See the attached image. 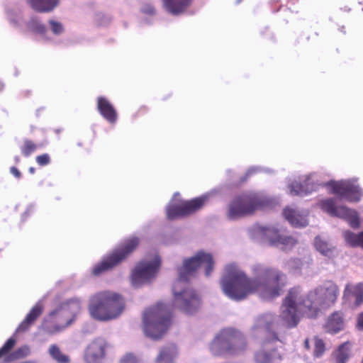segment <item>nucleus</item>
I'll return each mask as SVG.
<instances>
[{
	"label": "nucleus",
	"mask_w": 363,
	"mask_h": 363,
	"mask_svg": "<svg viewBox=\"0 0 363 363\" xmlns=\"http://www.w3.org/2000/svg\"><path fill=\"white\" fill-rule=\"evenodd\" d=\"M286 280V274L275 268L266 267L258 277L250 278L237 266L229 264L225 269L221 286L224 293L235 301L243 300L254 294L271 300L281 295Z\"/></svg>",
	"instance_id": "1"
},
{
	"label": "nucleus",
	"mask_w": 363,
	"mask_h": 363,
	"mask_svg": "<svg viewBox=\"0 0 363 363\" xmlns=\"http://www.w3.org/2000/svg\"><path fill=\"white\" fill-rule=\"evenodd\" d=\"M214 264L212 255L202 250L199 251L194 257L184 260L182 266L178 269L179 277L172 288L174 308L188 314L194 313L200 308L201 298L189 286L187 281L200 267L204 268L206 277L210 276Z\"/></svg>",
	"instance_id": "2"
},
{
	"label": "nucleus",
	"mask_w": 363,
	"mask_h": 363,
	"mask_svg": "<svg viewBox=\"0 0 363 363\" xmlns=\"http://www.w3.org/2000/svg\"><path fill=\"white\" fill-rule=\"evenodd\" d=\"M125 308L123 296L114 291H101L89 298L88 310L92 318L108 321L117 318Z\"/></svg>",
	"instance_id": "3"
},
{
	"label": "nucleus",
	"mask_w": 363,
	"mask_h": 363,
	"mask_svg": "<svg viewBox=\"0 0 363 363\" xmlns=\"http://www.w3.org/2000/svg\"><path fill=\"white\" fill-rule=\"evenodd\" d=\"M81 308V302L78 298L62 302L49 313L44 322V330L49 335L62 332L74 322Z\"/></svg>",
	"instance_id": "4"
},
{
	"label": "nucleus",
	"mask_w": 363,
	"mask_h": 363,
	"mask_svg": "<svg viewBox=\"0 0 363 363\" xmlns=\"http://www.w3.org/2000/svg\"><path fill=\"white\" fill-rule=\"evenodd\" d=\"M171 324V315L167 306L158 303L147 309L143 314V330L146 336L160 339Z\"/></svg>",
	"instance_id": "5"
},
{
	"label": "nucleus",
	"mask_w": 363,
	"mask_h": 363,
	"mask_svg": "<svg viewBox=\"0 0 363 363\" xmlns=\"http://www.w3.org/2000/svg\"><path fill=\"white\" fill-rule=\"evenodd\" d=\"M246 342L242 335L232 328L223 330L213 340L211 350L214 355L235 353L243 350Z\"/></svg>",
	"instance_id": "6"
},
{
	"label": "nucleus",
	"mask_w": 363,
	"mask_h": 363,
	"mask_svg": "<svg viewBox=\"0 0 363 363\" xmlns=\"http://www.w3.org/2000/svg\"><path fill=\"white\" fill-rule=\"evenodd\" d=\"M139 243L140 239L138 237L134 236L127 239L120 247L114 250L100 263L96 264L92 269V274L94 276H99L112 269L132 253Z\"/></svg>",
	"instance_id": "7"
},
{
	"label": "nucleus",
	"mask_w": 363,
	"mask_h": 363,
	"mask_svg": "<svg viewBox=\"0 0 363 363\" xmlns=\"http://www.w3.org/2000/svg\"><path fill=\"white\" fill-rule=\"evenodd\" d=\"M339 295L338 286L332 281H327L323 284L309 292L311 299L308 307L315 318L320 308H328L336 302Z\"/></svg>",
	"instance_id": "8"
},
{
	"label": "nucleus",
	"mask_w": 363,
	"mask_h": 363,
	"mask_svg": "<svg viewBox=\"0 0 363 363\" xmlns=\"http://www.w3.org/2000/svg\"><path fill=\"white\" fill-rule=\"evenodd\" d=\"M279 324L277 317L272 313H266L258 316L255 322L252 329L260 333L262 335L261 342L264 348L267 344L279 341L277 333Z\"/></svg>",
	"instance_id": "9"
},
{
	"label": "nucleus",
	"mask_w": 363,
	"mask_h": 363,
	"mask_svg": "<svg viewBox=\"0 0 363 363\" xmlns=\"http://www.w3.org/2000/svg\"><path fill=\"white\" fill-rule=\"evenodd\" d=\"M261 206V201L254 194H245L235 198L229 205L228 217L235 219L252 214Z\"/></svg>",
	"instance_id": "10"
},
{
	"label": "nucleus",
	"mask_w": 363,
	"mask_h": 363,
	"mask_svg": "<svg viewBox=\"0 0 363 363\" xmlns=\"http://www.w3.org/2000/svg\"><path fill=\"white\" fill-rule=\"evenodd\" d=\"M319 207L331 216L338 217L347 220L352 228L359 226V219L357 212L346 206H337L333 199L321 200L318 203Z\"/></svg>",
	"instance_id": "11"
},
{
	"label": "nucleus",
	"mask_w": 363,
	"mask_h": 363,
	"mask_svg": "<svg viewBox=\"0 0 363 363\" xmlns=\"http://www.w3.org/2000/svg\"><path fill=\"white\" fill-rule=\"evenodd\" d=\"M160 267V259L156 256L152 261H142L132 272V283L135 286L150 281L156 276Z\"/></svg>",
	"instance_id": "12"
},
{
	"label": "nucleus",
	"mask_w": 363,
	"mask_h": 363,
	"mask_svg": "<svg viewBox=\"0 0 363 363\" xmlns=\"http://www.w3.org/2000/svg\"><path fill=\"white\" fill-rule=\"evenodd\" d=\"M207 200V196H202L179 203L170 204L167 208V217L169 220H174L189 216L201 209Z\"/></svg>",
	"instance_id": "13"
},
{
	"label": "nucleus",
	"mask_w": 363,
	"mask_h": 363,
	"mask_svg": "<svg viewBox=\"0 0 363 363\" xmlns=\"http://www.w3.org/2000/svg\"><path fill=\"white\" fill-rule=\"evenodd\" d=\"M331 193L349 202H358L363 196V191L359 185L350 180L331 181L327 184Z\"/></svg>",
	"instance_id": "14"
},
{
	"label": "nucleus",
	"mask_w": 363,
	"mask_h": 363,
	"mask_svg": "<svg viewBox=\"0 0 363 363\" xmlns=\"http://www.w3.org/2000/svg\"><path fill=\"white\" fill-rule=\"evenodd\" d=\"M331 193L349 202H358L363 196V191L359 185L350 180L331 181L327 184Z\"/></svg>",
	"instance_id": "15"
},
{
	"label": "nucleus",
	"mask_w": 363,
	"mask_h": 363,
	"mask_svg": "<svg viewBox=\"0 0 363 363\" xmlns=\"http://www.w3.org/2000/svg\"><path fill=\"white\" fill-rule=\"evenodd\" d=\"M109 347L108 342L103 337L94 339L87 346L84 358L88 363H99L106 356V351Z\"/></svg>",
	"instance_id": "16"
},
{
	"label": "nucleus",
	"mask_w": 363,
	"mask_h": 363,
	"mask_svg": "<svg viewBox=\"0 0 363 363\" xmlns=\"http://www.w3.org/2000/svg\"><path fill=\"white\" fill-rule=\"evenodd\" d=\"M304 313V309L283 301L281 306L280 319L287 328L296 327L300 320L299 314Z\"/></svg>",
	"instance_id": "17"
},
{
	"label": "nucleus",
	"mask_w": 363,
	"mask_h": 363,
	"mask_svg": "<svg viewBox=\"0 0 363 363\" xmlns=\"http://www.w3.org/2000/svg\"><path fill=\"white\" fill-rule=\"evenodd\" d=\"M311 298L309 297V294L306 298L303 297L302 290L300 286H294L291 288L283 301L294 304L297 307L304 309V313H307L309 318H313L312 315V311L308 307V303Z\"/></svg>",
	"instance_id": "18"
},
{
	"label": "nucleus",
	"mask_w": 363,
	"mask_h": 363,
	"mask_svg": "<svg viewBox=\"0 0 363 363\" xmlns=\"http://www.w3.org/2000/svg\"><path fill=\"white\" fill-rule=\"evenodd\" d=\"M264 234L269 243L272 245H281L284 247H292L296 240L291 236L287 235L274 228L269 227L264 229Z\"/></svg>",
	"instance_id": "19"
},
{
	"label": "nucleus",
	"mask_w": 363,
	"mask_h": 363,
	"mask_svg": "<svg viewBox=\"0 0 363 363\" xmlns=\"http://www.w3.org/2000/svg\"><path fill=\"white\" fill-rule=\"evenodd\" d=\"M97 109L100 114L111 124L117 121L118 114L113 104L105 97L97 99Z\"/></svg>",
	"instance_id": "20"
},
{
	"label": "nucleus",
	"mask_w": 363,
	"mask_h": 363,
	"mask_svg": "<svg viewBox=\"0 0 363 363\" xmlns=\"http://www.w3.org/2000/svg\"><path fill=\"white\" fill-rule=\"evenodd\" d=\"M343 298L352 303V306L358 307L363 303V284L359 283L354 286L347 285L343 293Z\"/></svg>",
	"instance_id": "21"
},
{
	"label": "nucleus",
	"mask_w": 363,
	"mask_h": 363,
	"mask_svg": "<svg viewBox=\"0 0 363 363\" xmlns=\"http://www.w3.org/2000/svg\"><path fill=\"white\" fill-rule=\"evenodd\" d=\"M43 311V304L37 303L27 314L25 319L21 323L17 328L19 333L25 332L42 314Z\"/></svg>",
	"instance_id": "22"
},
{
	"label": "nucleus",
	"mask_w": 363,
	"mask_h": 363,
	"mask_svg": "<svg viewBox=\"0 0 363 363\" xmlns=\"http://www.w3.org/2000/svg\"><path fill=\"white\" fill-rule=\"evenodd\" d=\"M351 356L350 344L345 342L340 345L331 354L334 363H347Z\"/></svg>",
	"instance_id": "23"
},
{
	"label": "nucleus",
	"mask_w": 363,
	"mask_h": 363,
	"mask_svg": "<svg viewBox=\"0 0 363 363\" xmlns=\"http://www.w3.org/2000/svg\"><path fill=\"white\" fill-rule=\"evenodd\" d=\"M178 354V351L174 344H171L161 348L155 363H174V359Z\"/></svg>",
	"instance_id": "24"
},
{
	"label": "nucleus",
	"mask_w": 363,
	"mask_h": 363,
	"mask_svg": "<svg viewBox=\"0 0 363 363\" xmlns=\"http://www.w3.org/2000/svg\"><path fill=\"white\" fill-rule=\"evenodd\" d=\"M254 359L256 363H272L275 359L281 360L282 355L275 348L269 352L262 349L255 352Z\"/></svg>",
	"instance_id": "25"
},
{
	"label": "nucleus",
	"mask_w": 363,
	"mask_h": 363,
	"mask_svg": "<svg viewBox=\"0 0 363 363\" xmlns=\"http://www.w3.org/2000/svg\"><path fill=\"white\" fill-rule=\"evenodd\" d=\"M166 9L172 14L184 12L192 3V0H163Z\"/></svg>",
	"instance_id": "26"
},
{
	"label": "nucleus",
	"mask_w": 363,
	"mask_h": 363,
	"mask_svg": "<svg viewBox=\"0 0 363 363\" xmlns=\"http://www.w3.org/2000/svg\"><path fill=\"white\" fill-rule=\"evenodd\" d=\"M283 215L284 218L295 227H304L308 225V220L306 216L300 214L294 209L289 208H284Z\"/></svg>",
	"instance_id": "27"
},
{
	"label": "nucleus",
	"mask_w": 363,
	"mask_h": 363,
	"mask_svg": "<svg viewBox=\"0 0 363 363\" xmlns=\"http://www.w3.org/2000/svg\"><path fill=\"white\" fill-rule=\"evenodd\" d=\"M35 11L47 13L52 11L58 4L59 0H27Z\"/></svg>",
	"instance_id": "28"
},
{
	"label": "nucleus",
	"mask_w": 363,
	"mask_h": 363,
	"mask_svg": "<svg viewBox=\"0 0 363 363\" xmlns=\"http://www.w3.org/2000/svg\"><path fill=\"white\" fill-rule=\"evenodd\" d=\"M344 321L342 314L336 311L329 316L326 324V330L331 333H336L343 328Z\"/></svg>",
	"instance_id": "29"
},
{
	"label": "nucleus",
	"mask_w": 363,
	"mask_h": 363,
	"mask_svg": "<svg viewBox=\"0 0 363 363\" xmlns=\"http://www.w3.org/2000/svg\"><path fill=\"white\" fill-rule=\"evenodd\" d=\"M313 189L309 187L308 180L304 181L303 184L298 182H292L290 185V193L294 196H305L311 193Z\"/></svg>",
	"instance_id": "30"
},
{
	"label": "nucleus",
	"mask_w": 363,
	"mask_h": 363,
	"mask_svg": "<svg viewBox=\"0 0 363 363\" xmlns=\"http://www.w3.org/2000/svg\"><path fill=\"white\" fill-rule=\"evenodd\" d=\"M16 344V340L14 337L9 338L4 345L0 348V360L4 362H11L10 359L11 357V350L13 349Z\"/></svg>",
	"instance_id": "31"
},
{
	"label": "nucleus",
	"mask_w": 363,
	"mask_h": 363,
	"mask_svg": "<svg viewBox=\"0 0 363 363\" xmlns=\"http://www.w3.org/2000/svg\"><path fill=\"white\" fill-rule=\"evenodd\" d=\"M48 354L57 363H69L70 362L69 356L64 354L55 344L50 346Z\"/></svg>",
	"instance_id": "32"
},
{
	"label": "nucleus",
	"mask_w": 363,
	"mask_h": 363,
	"mask_svg": "<svg viewBox=\"0 0 363 363\" xmlns=\"http://www.w3.org/2000/svg\"><path fill=\"white\" fill-rule=\"evenodd\" d=\"M314 245L318 251L322 255L328 257H333L334 256V251L335 248L334 247H330L328 243L321 239L319 236H317L314 240Z\"/></svg>",
	"instance_id": "33"
},
{
	"label": "nucleus",
	"mask_w": 363,
	"mask_h": 363,
	"mask_svg": "<svg viewBox=\"0 0 363 363\" xmlns=\"http://www.w3.org/2000/svg\"><path fill=\"white\" fill-rule=\"evenodd\" d=\"M38 148V145L30 140H25L23 145L21 147L22 154L25 157H28L34 152Z\"/></svg>",
	"instance_id": "34"
},
{
	"label": "nucleus",
	"mask_w": 363,
	"mask_h": 363,
	"mask_svg": "<svg viewBox=\"0 0 363 363\" xmlns=\"http://www.w3.org/2000/svg\"><path fill=\"white\" fill-rule=\"evenodd\" d=\"M344 238L346 242L351 247H359V233L356 234L351 231H346L344 233Z\"/></svg>",
	"instance_id": "35"
},
{
	"label": "nucleus",
	"mask_w": 363,
	"mask_h": 363,
	"mask_svg": "<svg viewBox=\"0 0 363 363\" xmlns=\"http://www.w3.org/2000/svg\"><path fill=\"white\" fill-rule=\"evenodd\" d=\"M30 353V349L28 346L24 345L18 347L13 352L11 351V357L10 359L12 361L26 357Z\"/></svg>",
	"instance_id": "36"
},
{
	"label": "nucleus",
	"mask_w": 363,
	"mask_h": 363,
	"mask_svg": "<svg viewBox=\"0 0 363 363\" xmlns=\"http://www.w3.org/2000/svg\"><path fill=\"white\" fill-rule=\"evenodd\" d=\"M325 343L320 339H316L314 345V355L317 357H320L325 352Z\"/></svg>",
	"instance_id": "37"
},
{
	"label": "nucleus",
	"mask_w": 363,
	"mask_h": 363,
	"mask_svg": "<svg viewBox=\"0 0 363 363\" xmlns=\"http://www.w3.org/2000/svg\"><path fill=\"white\" fill-rule=\"evenodd\" d=\"M49 24L50 26L52 33L55 35H60L64 30L62 24L57 21H55L54 20H50Z\"/></svg>",
	"instance_id": "38"
},
{
	"label": "nucleus",
	"mask_w": 363,
	"mask_h": 363,
	"mask_svg": "<svg viewBox=\"0 0 363 363\" xmlns=\"http://www.w3.org/2000/svg\"><path fill=\"white\" fill-rule=\"evenodd\" d=\"M35 160L40 166H45L50 162V157L47 153L37 156Z\"/></svg>",
	"instance_id": "39"
},
{
	"label": "nucleus",
	"mask_w": 363,
	"mask_h": 363,
	"mask_svg": "<svg viewBox=\"0 0 363 363\" xmlns=\"http://www.w3.org/2000/svg\"><path fill=\"white\" fill-rule=\"evenodd\" d=\"M31 28L33 30L40 34H45L46 33L45 26L36 21H33L31 22Z\"/></svg>",
	"instance_id": "40"
},
{
	"label": "nucleus",
	"mask_w": 363,
	"mask_h": 363,
	"mask_svg": "<svg viewBox=\"0 0 363 363\" xmlns=\"http://www.w3.org/2000/svg\"><path fill=\"white\" fill-rule=\"evenodd\" d=\"M120 363H138L136 357L131 354L125 355L121 360Z\"/></svg>",
	"instance_id": "41"
},
{
	"label": "nucleus",
	"mask_w": 363,
	"mask_h": 363,
	"mask_svg": "<svg viewBox=\"0 0 363 363\" xmlns=\"http://www.w3.org/2000/svg\"><path fill=\"white\" fill-rule=\"evenodd\" d=\"M147 112V108L146 106H141L138 108L134 115L135 118L140 117L145 115Z\"/></svg>",
	"instance_id": "42"
},
{
	"label": "nucleus",
	"mask_w": 363,
	"mask_h": 363,
	"mask_svg": "<svg viewBox=\"0 0 363 363\" xmlns=\"http://www.w3.org/2000/svg\"><path fill=\"white\" fill-rule=\"evenodd\" d=\"M10 172L15 177L18 179L21 178V173L16 167H11Z\"/></svg>",
	"instance_id": "43"
},
{
	"label": "nucleus",
	"mask_w": 363,
	"mask_h": 363,
	"mask_svg": "<svg viewBox=\"0 0 363 363\" xmlns=\"http://www.w3.org/2000/svg\"><path fill=\"white\" fill-rule=\"evenodd\" d=\"M357 324L359 328L363 329V313H360L358 317Z\"/></svg>",
	"instance_id": "44"
},
{
	"label": "nucleus",
	"mask_w": 363,
	"mask_h": 363,
	"mask_svg": "<svg viewBox=\"0 0 363 363\" xmlns=\"http://www.w3.org/2000/svg\"><path fill=\"white\" fill-rule=\"evenodd\" d=\"M359 247H361L363 248V231L359 233Z\"/></svg>",
	"instance_id": "45"
},
{
	"label": "nucleus",
	"mask_w": 363,
	"mask_h": 363,
	"mask_svg": "<svg viewBox=\"0 0 363 363\" xmlns=\"http://www.w3.org/2000/svg\"><path fill=\"white\" fill-rule=\"evenodd\" d=\"M304 344H305V347L308 349L309 348V341L308 340H306L305 342H304Z\"/></svg>",
	"instance_id": "46"
},
{
	"label": "nucleus",
	"mask_w": 363,
	"mask_h": 363,
	"mask_svg": "<svg viewBox=\"0 0 363 363\" xmlns=\"http://www.w3.org/2000/svg\"><path fill=\"white\" fill-rule=\"evenodd\" d=\"M29 172H30V173H31V174H34V173H35V169L34 167H30V168H29Z\"/></svg>",
	"instance_id": "47"
},
{
	"label": "nucleus",
	"mask_w": 363,
	"mask_h": 363,
	"mask_svg": "<svg viewBox=\"0 0 363 363\" xmlns=\"http://www.w3.org/2000/svg\"><path fill=\"white\" fill-rule=\"evenodd\" d=\"M361 363H363V358H362V360L361 361Z\"/></svg>",
	"instance_id": "48"
}]
</instances>
